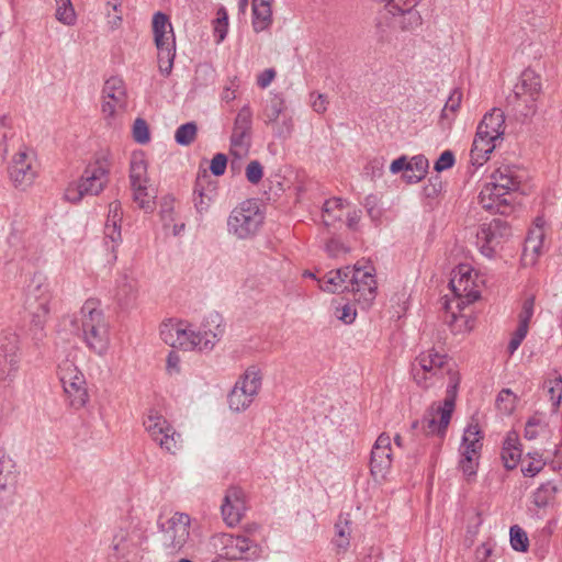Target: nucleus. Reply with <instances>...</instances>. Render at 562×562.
<instances>
[{
	"label": "nucleus",
	"mask_w": 562,
	"mask_h": 562,
	"mask_svg": "<svg viewBox=\"0 0 562 562\" xmlns=\"http://www.w3.org/2000/svg\"><path fill=\"white\" fill-rule=\"evenodd\" d=\"M483 283V278L469 263H460L452 270L449 285L454 297L445 303L448 314L446 322L452 330L461 333L472 329V321L463 314H458L454 308L461 312L467 305L475 302L481 295Z\"/></svg>",
	"instance_id": "1"
},
{
	"label": "nucleus",
	"mask_w": 562,
	"mask_h": 562,
	"mask_svg": "<svg viewBox=\"0 0 562 562\" xmlns=\"http://www.w3.org/2000/svg\"><path fill=\"white\" fill-rule=\"evenodd\" d=\"M77 323H80L78 329L86 346L97 355L105 353L110 345V334L101 302L88 299L80 308L79 318L74 322Z\"/></svg>",
	"instance_id": "2"
},
{
	"label": "nucleus",
	"mask_w": 562,
	"mask_h": 562,
	"mask_svg": "<svg viewBox=\"0 0 562 562\" xmlns=\"http://www.w3.org/2000/svg\"><path fill=\"white\" fill-rule=\"evenodd\" d=\"M158 542L166 557L183 553L190 543L191 518L186 513L176 512L160 516L157 520Z\"/></svg>",
	"instance_id": "3"
},
{
	"label": "nucleus",
	"mask_w": 562,
	"mask_h": 562,
	"mask_svg": "<svg viewBox=\"0 0 562 562\" xmlns=\"http://www.w3.org/2000/svg\"><path fill=\"white\" fill-rule=\"evenodd\" d=\"M210 546L221 558L229 561L255 562L262 555V547L245 533H216Z\"/></svg>",
	"instance_id": "4"
},
{
	"label": "nucleus",
	"mask_w": 562,
	"mask_h": 562,
	"mask_svg": "<svg viewBox=\"0 0 562 562\" xmlns=\"http://www.w3.org/2000/svg\"><path fill=\"white\" fill-rule=\"evenodd\" d=\"M52 301L50 285L42 274H34L25 290V308L32 316V326L35 330L34 338L43 337L44 326L49 314Z\"/></svg>",
	"instance_id": "5"
},
{
	"label": "nucleus",
	"mask_w": 562,
	"mask_h": 562,
	"mask_svg": "<svg viewBox=\"0 0 562 562\" xmlns=\"http://www.w3.org/2000/svg\"><path fill=\"white\" fill-rule=\"evenodd\" d=\"M221 315L211 313L201 325L199 330H193L191 325L182 322L180 329L178 349L182 350H212L220 341L224 329L221 326Z\"/></svg>",
	"instance_id": "6"
},
{
	"label": "nucleus",
	"mask_w": 562,
	"mask_h": 562,
	"mask_svg": "<svg viewBox=\"0 0 562 562\" xmlns=\"http://www.w3.org/2000/svg\"><path fill=\"white\" fill-rule=\"evenodd\" d=\"M445 353L435 348L422 351L412 362V375L422 389H429L441 382L445 373H450Z\"/></svg>",
	"instance_id": "7"
},
{
	"label": "nucleus",
	"mask_w": 562,
	"mask_h": 562,
	"mask_svg": "<svg viewBox=\"0 0 562 562\" xmlns=\"http://www.w3.org/2000/svg\"><path fill=\"white\" fill-rule=\"evenodd\" d=\"M265 214L254 199L236 205L227 217V231L238 239L255 236L263 224Z\"/></svg>",
	"instance_id": "8"
},
{
	"label": "nucleus",
	"mask_w": 562,
	"mask_h": 562,
	"mask_svg": "<svg viewBox=\"0 0 562 562\" xmlns=\"http://www.w3.org/2000/svg\"><path fill=\"white\" fill-rule=\"evenodd\" d=\"M108 164L98 159L88 165L79 180L70 182L64 193L67 201L80 202L85 196L98 195L108 181Z\"/></svg>",
	"instance_id": "9"
},
{
	"label": "nucleus",
	"mask_w": 562,
	"mask_h": 562,
	"mask_svg": "<svg viewBox=\"0 0 562 562\" xmlns=\"http://www.w3.org/2000/svg\"><path fill=\"white\" fill-rule=\"evenodd\" d=\"M147 169L148 164L144 151L133 153L130 161V182L133 199L140 209L151 212L155 207L156 192L150 186Z\"/></svg>",
	"instance_id": "10"
},
{
	"label": "nucleus",
	"mask_w": 562,
	"mask_h": 562,
	"mask_svg": "<svg viewBox=\"0 0 562 562\" xmlns=\"http://www.w3.org/2000/svg\"><path fill=\"white\" fill-rule=\"evenodd\" d=\"M153 33L158 50V67L164 76H169L176 57V40L169 18L162 12H156L153 16Z\"/></svg>",
	"instance_id": "11"
},
{
	"label": "nucleus",
	"mask_w": 562,
	"mask_h": 562,
	"mask_svg": "<svg viewBox=\"0 0 562 562\" xmlns=\"http://www.w3.org/2000/svg\"><path fill=\"white\" fill-rule=\"evenodd\" d=\"M260 117L276 138L285 140L292 136L294 119L281 94H273L263 102Z\"/></svg>",
	"instance_id": "12"
},
{
	"label": "nucleus",
	"mask_w": 562,
	"mask_h": 562,
	"mask_svg": "<svg viewBox=\"0 0 562 562\" xmlns=\"http://www.w3.org/2000/svg\"><path fill=\"white\" fill-rule=\"evenodd\" d=\"M262 385V372L258 366L248 367L228 394V405L234 412L246 411L255 401Z\"/></svg>",
	"instance_id": "13"
},
{
	"label": "nucleus",
	"mask_w": 562,
	"mask_h": 562,
	"mask_svg": "<svg viewBox=\"0 0 562 562\" xmlns=\"http://www.w3.org/2000/svg\"><path fill=\"white\" fill-rule=\"evenodd\" d=\"M145 430L153 441L170 453H176L182 443L181 434L158 411L150 408L143 422Z\"/></svg>",
	"instance_id": "14"
},
{
	"label": "nucleus",
	"mask_w": 562,
	"mask_h": 562,
	"mask_svg": "<svg viewBox=\"0 0 562 562\" xmlns=\"http://www.w3.org/2000/svg\"><path fill=\"white\" fill-rule=\"evenodd\" d=\"M482 439L483 436L479 425H468L459 447L460 459L458 464L459 470L468 480H472L476 475L483 447Z\"/></svg>",
	"instance_id": "15"
},
{
	"label": "nucleus",
	"mask_w": 562,
	"mask_h": 562,
	"mask_svg": "<svg viewBox=\"0 0 562 562\" xmlns=\"http://www.w3.org/2000/svg\"><path fill=\"white\" fill-rule=\"evenodd\" d=\"M58 376L68 404L74 409L82 408L89 400L86 379L82 372L74 362L65 360L58 366Z\"/></svg>",
	"instance_id": "16"
},
{
	"label": "nucleus",
	"mask_w": 562,
	"mask_h": 562,
	"mask_svg": "<svg viewBox=\"0 0 562 562\" xmlns=\"http://www.w3.org/2000/svg\"><path fill=\"white\" fill-rule=\"evenodd\" d=\"M20 338L11 329L0 335V381L10 385L16 378L20 369Z\"/></svg>",
	"instance_id": "17"
},
{
	"label": "nucleus",
	"mask_w": 562,
	"mask_h": 562,
	"mask_svg": "<svg viewBox=\"0 0 562 562\" xmlns=\"http://www.w3.org/2000/svg\"><path fill=\"white\" fill-rule=\"evenodd\" d=\"M142 535L137 530H119L112 540L106 562H140Z\"/></svg>",
	"instance_id": "18"
},
{
	"label": "nucleus",
	"mask_w": 562,
	"mask_h": 562,
	"mask_svg": "<svg viewBox=\"0 0 562 562\" xmlns=\"http://www.w3.org/2000/svg\"><path fill=\"white\" fill-rule=\"evenodd\" d=\"M373 272L374 268L368 262H357L351 267L348 278L349 291L353 292L355 299L363 306H369L375 299L376 281Z\"/></svg>",
	"instance_id": "19"
},
{
	"label": "nucleus",
	"mask_w": 562,
	"mask_h": 562,
	"mask_svg": "<svg viewBox=\"0 0 562 562\" xmlns=\"http://www.w3.org/2000/svg\"><path fill=\"white\" fill-rule=\"evenodd\" d=\"M252 127V110L249 104L243 105L235 120L231 136V153L235 157H244L250 147Z\"/></svg>",
	"instance_id": "20"
},
{
	"label": "nucleus",
	"mask_w": 562,
	"mask_h": 562,
	"mask_svg": "<svg viewBox=\"0 0 562 562\" xmlns=\"http://www.w3.org/2000/svg\"><path fill=\"white\" fill-rule=\"evenodd\" d=\"M510 227L501 218H495L481 226L476 234V243L482 255L493 258L501 244L510 236Z\"/></svg>",
	"instance_id": "21"
},
{
	"label": "nucleus",
	"mask_w": 562,
	"mask_h": 562,
	"mask_svg": "<svg viewBox=\"0 0 562 562\" xmlns=\"http://www.w3.org/2000/svg\"><path fill=\"white\" fill-rule=\"evenodd\" d=\"M35 154L26 148H21L12 158L9 166V176L15 188L30 187L37 176Z\"/></svg>",
	"instance_id": "22"
},
{
	"label": "nucleus",
	"mask_w": 562,
	"mask_h": 562,
	"mask_svg": "<svg viewBox=\"0 0 562 562\" xmlns=\"http://www.w3.org/2000/svg\"><path fill=\"white\" fill-rule=\"evenodd\" d=\"M19 471L16 462L0 447V507L13 503Z\"/></svg>",
	"instance_id": "23"
},
{
	"label": "nucleus",
	"mask_w": 562,
	"mask_h": 562,
	"mask_svg": "<svg viewBox=\"0 0 562 562\" xmlns=\"http://www.w3.org/2000/svg\"><path fill=\"white\" fill-rule=\"evenodd\" d=\"M452 413L434 403L420 420L413 424L414 428H420L426 436H438L442 439L450 424Z\"/></svg>",
	"instance_id": "24"
},
{
	"label": "nucleus",
	"mask_w": 562,
	"mask_h": 562,
	"mask_svg": "<svg viewBox=\"0 0 562 562\" xmlns=\"http://www.w3.org/2000/svg\"><path fill=\"white\" fill-rule=\"evenodd\" d=\"M126 99V88L123 79L120 77L109 78L102 89L101 111L104 117L111 119L119 109H124Z\"/></svg>",
	"instance_id": "25"
},
{
	"label": "nucleus",
	"mask_w": 562,
	"mask_h": 562,
	"mask_svg": "<svg viewBox=\"0 0 562 562\" xmlns=\"http://www.w3.org/2000/svg\"><path fill=\"white\" fill-rule=\"evenodd\" d=\"M392 465L391 437L382 432L375 440L370 458V471L374 479H384Z\"/></svg>",
	"instance_id": "26"
},
{
	"label": "nucleus",
	"mask_w": 562,
	"mask_h": 562,
	"mask_svg": "<svg viewBox=\"0 0 562 562\" xmlns=\"http://www.w3.org/2000/svg\"><path fill=\"white\" fill-rule=\"evenodd\" d=\"M122 206L119 201L109 204L106 221L104 224V243L111 251L113 260H116V249L122 243L121 222Z\"/></svg>",
	"instance_id": "27"
},
{
	"label": "nucleus",
	"mask_w": 562,
	"mask_h": 562,
	"mask_svg": "<svg viewBox=\"0 0 562 562\" xmlns=\"http://www.w3.org/2000/svg\"><path fill=\"white\" fill-rule=\"evenodd\" d=\"M246 495L239 487H229L226 491L222 504V515L225 524L229 527L236 526L246 512Z\"/></svg>",
	"instance_id": "28"
},
{
	"label": "nucleus",
	"mask_w": 562,
	"mask_h": 562,
	"mask_svg": "<svg viewBox=\"0 0 562 562\" xmlns=\"http://www.w3.org/2000/svg\"><path fill=\"white\" fill-rule=\"evenodd\" d=\"M216 182L211 179L206 170L198 173L193 190V203L201 215L206 213L216 196Z\"/></svg>",
	"instance_id": "29"
},
{
	"label": "nucleus",
	"mask_w": 562,
	"mask_h": 562,
	"mask_svg": "<svg viewBox=\"0 0 562 562\" xmlns=\"http://www.w3.org/2000/svg\"><path fill=\"white\" fill-rule=\"evenodd\" d=\"M544 220L537 217L533 227L529 231L525 240L521 261L524 266H533L542 254L544 241Z\"/></svg>",
	"instance_id": "30"
},
{
	"label": "nucleus",
	"mask_w": 562,
	"mask_h": 562,
	"mask_svg": "<svg viewBox=\"0 0 562 562\" xmlns=\"http://www.w3.org/2000/svg\"><path fill=\"white\" fill-rule=\"evenodd\" d=\"M485 137L492 136L493 139L502 140L505 132V115L501 109H493L486 113L480 122L477 130Z\"/></svg>",
	"instance_id": "31"
},
{
	"label": "nucleus",
	"mask_w": 562,
	"mask_h": 562,
	"mask_svg": "<svg viewBox=\"0 0 562 562\" xmlns=\"http://www.w3.org/2000/svg\"><path fill=\"white\" fill-rule=\"evenodd\" d=\"M138 294V279L131 270H124L116 279L115 297L122 304L134 301Z\"/></svg>",
	"instance_id": "32"
},
{
	"label": "nucleus",
	"mask_w": 562,
	"mask_h": 562,
	"mask_svg": "<svg viewBox=\"0 0 562 562\" xmlns=\"http://www.w3.org/2000/svg\"><path fill=\"white\" fill-rule=\"evenodd\" d=\"M539 98V94L524 93L516 95L513 92V95L508 98V103L517 117L526 120L537 113Z\"/></svg>",
	"instance_id": "33"
},
{
	"label": "nucleus",
	"mask_w": 562,
	"mask_h": 562,
	"mask_svg": "<svg viewBox=\"0 0 562 562\" xmlns=\"http://www.w3.org/2000/svg\"><path fill=\"white\" fill-rule=\"evenodd\" d=\"M497 139H493L492 136H486L476 131L471 148V162L474 166H482L488 160L490 155L497 146Z\"/></svg>",
	"instance_id": "34"
},
{
	"label": "nucleus",
	"mask_w": 562,
	"mask_h": 562,
	"mask_svg": "<svg viewBox=\"0 0 562 562\" xmlns=\"http://www.w3.org/2000/svg\"><path fill=\"white\" fill-rule=\"evenodd\" d=\"M507 193L498 191L491 181L486 182L479 194V201L483 209L492 212H503L502 207L507 205Z\"/></svg>",
	"instance_id": "35"
},
{
	"label": "nucleus",
	"mask_w": 562,
	"mask_h": 562,
	"mask_svg": "<svg viewBox=\"0 0 562 562\" xmlns=\"http://www.w3.org/2000/svg\"><path fill=\"white\" fill-rule=\"evenodd\" d=\"M350 272L351 267L349 266L331 270L323 279L318 280L319 288L329 293L349 291L348 278Z\"/></svg>",
	"instance_id": "36"
},
{
	"label": "nucleus",
	"mask_w": 562,
	"mask_h": 562,
	"mask_svg": "<svg viewBox=\"0 0 562 562\" xmlns=\"http://www.w3.org/2000/svg\"><path fill=\"white\" fill-rule=\"evenodd\" d=\"M272 0H252V29L256 33L268 30L272 24Z\"/></svg>",
	"instance_id": "37"
},
{
	"label": "nucleus",
	"mask_w": 562,
	"mask_h": 562,
	"mask_svg": "<svg viewBox=\"0 0 562 562\" xmlns=\"http://www.w3.org/2000/svg\"><path fill=\"white\" fill-rule=\"evenodd\" d=\"M513 92H515L516 95H519V93H520V95L524 93L541 95V92H542L541 76L530 68L525 69L521 72L519 80L515 85Z\"/></svg>",
	"instance_id": "38"
},
{
	"label": "nucleus",
	"mask_w": 562,
	"mask_h": 562,
	"mask_svg": "<svg viewBox=\"0 0 562 562\" xmlns=\"http://www.w3.org/2000/svg\"><path fill=\"white\" fill-rule=\"evenodd\" d=\"M347 203L339 198L329 199L324 203L322 220L326 227L335 226L336 223L341 222L346 214Z\"/></svg>",
	"instance_id": "39"
},
{
	"label": "nucleus",
	"mask_w": 562,
	"mask_h": 562,
	"mask_svg": "<svg viewBox=\"0 0 562 562\" xmlns=\"http://www.w3.org/2000/svg\"><path fill=\"white\" fill-rule=\"evenodd\" d=\"M462 102V91L458 88L453 89L441 111L440 115V124L443 127H450L452 122L454 121L458 111L460 110Z\"/></svg>",
	"instance_id": "40"
},
{
	"label": "nucleus",
	"mask_w": 562,
	"mask_h": 562,
	"mask_svg": "<svg viewBox=\"0 0 562 562\" xmlns=\"http://www.w3.org/2000/svg\"><path fill=\"white\" fill-rule=\"evenodd\" d=\"M501 457L506 469L513 470L517 467L521 458V450L516 436L509 435L506 438L503 443Z\"/></svg>",
	"instance_id": "41"
},
{
	"label": "nucleus",
	"mask_w": 562,
	"mask_h": 562,
	"mask_svg": "<svg viewBox=\"0 0 562 562\" xmlns=\"http://www.w3.org/2000/svg\"><path fill=\"white\" fill-rule=\"evenodd\" d=\"M333 543L338 550L346 551L350 546L351 520L349 515H340L335 524Z\"/></svg>",
	"instance_id": "42"
},
{
	"label": "nucleus",
	"mask_w": 562,
	"mask_h": 562,
	"mask_svg": "<svg viewBox=\"0 0 562 562\" xmlns=\"http://www.w3.org/2000/svg\"><path fill=\"white\" fill-rule=\"evenodd\" d=\"M428 160L423 155H417L408 160L407 172L403 173V178L408 183L420 181L427 173Z\"/></svg>",
	"instance_id": "43"
},
{
	"label": "nucleus",
	"mask_w": 562,
	"mask_h": 562,
	"mask_svg": "<svg viewBox=\"0 0 562 562\" xmlns=\"http://www.w3.org/2000/svg\"><path fill=\"white\" fill-rule=\"evenodd\" d=\"M490 181L498 188V191L507 194L518 188V181L507 168L494 171L490 177Z\"/></svg>",
	"instance_id": "44"
},
{
	"label": "nucleus",
	"mask_w": 562,
	"mask_h": 562,
	"mask_svg": "<svg viewBox=\"0 0 562 562\" xmlns=\"http://www.w3.org/2000/svg\"><path fill=\"white\" fill-rule=\"evenodd\" d=\"M548 432V423L543 414H535L531 416L525 426V438L528 440H535L539 436Z\"/></svg>",
	"instance_id": "45"
},
{
	"label": "nucleus",
	"mask_w": 562,
	"mask_h": 562,
	"mask_svg": "<svg viewBox=\"0 0 562 562\" xmlns=\"http://www.w3.org/2000/svg\"><path fill=\"white\" fill-rule=\"evenodd\" d=\"M181 326L182 321L169 319L168 322L162 323L159 334L164 342L172 348H176L177 344H180L178 339L180 336Z\"/></svg>",
	"instance_id": "46"
},
{
	"label": "nucleus",
	"mask_w": 562,
	"mask_h": 562,
	"mask_svg": "<svg viewBox=\"0 0 562 562\" xmlns=\"http://www.w3.org/2000/svg\"><path fill=\"white\" fill-rule=\"evenodd\" d=\"M557 491V485L551 481L541 484L533 492V504L537 507H546L554 499Z\"/></svg>",
	"instance_id": "47"
},
{
	"label": "nucleus",
	"mask_w": 562,
	"mask_h": 562,
	"mask_svg": "<svg viewBox=\"0 0 562 562\" xmlns=\"http://www.w3.org/2000/svg\"><path fill=\"white\" fill-rule=\"evenodd\" d=\"M56 2V19L65 25H74L76 23V12L72 7L71 0H55Z\"/></svg>",
	"instance_id": "48"
},
{
	"label": "nucleus",
	"mask_w": 562,
	"mask_h": 562,
	"mask_svg": "<svg viewBox=\"0 0 562 562\" xmlns=\"http://www.w3.org/2000/svg\"><path fill=\"white\" fill-rule=\"evenodd\" d=\"M543 387L547 389L552 406L557 408L562 400V376L555 374L552 379L546 380Z\"/></svg>",
	"instance_id": "49"
},
{
	"label": "nucleus",
	"mask_w": 562,
	"mask_h": 562,
	"mask_svg": "<svg viewBox=\"0 0 562 562\" xmlns=\"http://www.w3.org/2000/svg\"><path fill=\"white\" fill-rule=\"evenodd\" d=\"M196 132V124L194 122H188L177 128L175 139L178 144L188 146L195 139Z\"/></svg>",
	"instance_id": "50"
},
{
	"label": "nucleus",
	"mask_w": 562,
	"mask_h": 562,
	"mask_svg": "<svg viewBox=\"0 0 562 562\" xmlns=\"http://www.w3.org/2000/svg\"><path fill=\"white\" fill-rule=\"evenodd\" d=\"M510 544L515 551L526 552L529 547V540L526 531L519 526L515 525L509 530Z\"/></svg>",
	"instance_id": "51"
},
{
	"label": "nucleus",
	"mask_w": 562,
	"mask_h": 562,
	"mask_svg": "<svg viewBox=\"0 0 562 562\" xmlns=\"http://www.w3.org/2000/svg\"><path fill=\"white\" fill-rule=\"evenodd\" d=\"M516 402V395L509 389H504L497 395L496 406L501 413L509 415L515 409Z\"/></svg>",
	"instance_id": "52"
},
{
	"label": "nucleus",
	"mask_w": 562,
	"mask_h": 562,
	"mask_svg": "<svg viewBox=\"0 0 562 562\" xmlns=\"http://www.w3.org/2000/svg\"><path fill=\"white\" fill-rule=\"evenodd\" d=\"M449 374H450V382L447 386V395H446L443 402H439V403H437V405L453 413L456 397H457V391H458V385H459V378L456 373H452L451 371Z\"/></svg>",
	"instance_id": "53"
},
{
	"label": "nucleus",
	"mask_w": 562,
	"mask_h": 562,
	"mask_svg": "<svg viewBox=\"0 0 562 562\" xmlns=\"http://www.w3.org/2000/svg\"><path fill=\"white\" fill-rule=\"evenodd\" d=\"M228 31V14L224 8L217 10L216 19L214 21V36L216 42L221 43L226 37Z\"/></svg>",
	"instance_id": "54"
},
{
	"label": "nucleus",
	"mask_w": 562,
	"mask_h": 562,
	"mask_svg": "<svg viewBox=\"0 0 562 562\" xmlns=\"http://www.w3.org/2000/svg\"><path fill=\"white\" fill-rule=\"evenodd\" d=\"M535 312V296L530 295L526 297L521 305V311L518 315V326L529 328V323Z\"/></svg>",
	"instance_id": "55"
},
{
	"label": "nucleus",
	"mask_w": 562,
	"mask_h": 562,
	"mask_svg": "<svg viewBox=\"0 0 562 562\" xmlns=\"http://www.w3.org/2000/svg\"><path fill=\"white\" fill-rule=\"evenodd\" d=\"M160 217L165 228H169L176 221L175 200L165 198L160 206Z\"/></svg>",
	"instance_id": "56"
},
{
	"label": "nucleus",
	"mask_w": 562,
	"mask_h": 562,
	"mask_svg": "<svg viewBox=\"0 0 562 562\" xmlns=\"http://www.w3.org/2000/svg\"><path fill=\"white\" fill-rule=\"evenodd\" d=\"M133 138L136 143L145 145L150 140L148 124L143 119H136L133 124Z\"/></svg>",
	"instance_id": "57"
},
{
	"label": "nucleus",
	"mask_w": 562,
	"mask_h": 562,
	"mask_svg": "<svg viewBox=\"0 0 562 562\" xmlns=\"http://www.w3.org/2000/svg\"><path fill=\"white\" fill-rule=\"evenodd\" d=\"M106 11L108 15L110 16V10H112L115 14L113 15L112 20L109 21L112 29L117 27L120 23L122 22V13H123V0H106Z\"/></svg>",
	"instance_id": "58"
},
{
	"label": "nucleus",
	"mask_w": 562,
	"mask_h": 562,
	"mask_svg": "<svg viewBox=\"0 0 562 562\" xmlns=\"http://www.w3.org/2000/svg\"><path fill=\"white\" fill-rule=\"evenodd\" d=\"M263 177V168L258 160L250 161L246 167V178L252 183L257 184Z\"/></svg>",
	"instance_id": "59"
},
{
	"label": "nucleus",
	"mask_w": 562,
	"mask_h": 562,
	"mask_svg": "<svg viewBox=\"0 0 562 562\" xmlns=\"http://www.w3.org/2000/svg\"><path fill=\"white\" fill-rule=\"evenodd\" d=\"M335 316L345 324H351L356 319L357 311L353 305L345 304L336 307Z\"/></svg>",
	"instance_id": "60"
},
{
	"label": "nucleus",
	"mask_w": 562,
	"mask_h": 562,
	"mask_svg": "<svg viewBox=\"0 0 562 562\" xmlns=\"http://www.w3.org/2000/svg\"><path fill=\"white\" fill-rule=\"evenodd\" d=\"M528 329L529 328H526L524 326H517L508 344V351L510 355H513L519 348L522 340L526 338L528 334Z\"/></svg>",
	"instance_id": "61"
},
{
	"label": "nucleus",
	"mask_w": 562,
	"mask_h": 562,
	"mask_svg": "<svg viewBox=\"0 0 562 562\" xmlns=\"http://www.w3.org/2000/svg\"><path fill=\"white\" fill-rule=\"evenodd\" d=\"M454 155L451 150H445L435 162V170L441 172L454 165Z\"/></svg>",
	"instance_id": "62"
},
{
	"label": "nucleus",
	"mask_w": 562,
	"mask_h": 562,
	"mask_svg": "<svg viewBox=\"0 0 562 562\" xmlns=\"http://www.w3.org/2000/svg\"><path fill=\"white\" fill-rule=\"evenodd\" d=\"M227 166V157L224 154H216L210 165V170L214 176L224 175Z\"/></svg>",
	"instance_id": "63"
},
{
	"label": "nucleus",
	"mask_w": 562,
	"mask_h": 562,
	"mask_svg": "<svg viewBox=\"0 0 562 562\" xmlns=\"http://www.w3.org/2000/svg\"><path fill=\"white\" fill-rule=\"evenodd\" d=\"M325 250L330 257H339L348 251V248L337 238H330L326 245Z\"/></svg>",
	"instance_id": "64"
}]
</instances>
